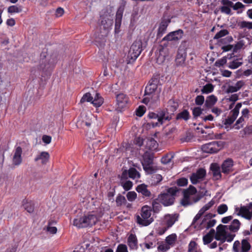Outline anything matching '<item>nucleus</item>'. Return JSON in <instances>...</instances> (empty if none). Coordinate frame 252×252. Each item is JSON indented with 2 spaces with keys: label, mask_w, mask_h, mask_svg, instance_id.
Wrapping results in <instances>:
<instances>
[{
  "label": "nucleus",
  "mask_w": 252,
  "mask_h": 252,
  "mask_svg": "<svg viewBox=\"0 0 252 252\" xmlns=\"http://www.w3.org/2000/svg\"><path fill=\"white\" fill-rule=\"evenodd\" d=\"M102 215L103 213L101 209L93 210L82 217L74 219L73 224L78 228L91 226L94 225Z\"/></svg>",
  "instance_id": "obj_1"
},
{
  "label": "nucleus",
  "mask_w": 252,
  "mask_h": 252,
  "mask_svg": "<svg viewBox=\"0 0 252 252\" xmlns=\"http://www.w3.org/2000/svg\"><path fill=\"white\" fill-rule=\"evenodd\" d=\"M159 81L158 79H152L148 85L146 87L145 90V97L143 99L142 102L148 105L152 102V98L154 94L156 93V97H158L161 91L160 87L158 86Z\"/></svg>",
  "instance_id": "obj_2"
},
{
  "label": "nucleus",
  "mask_w": 252,
  "mask_h": 252,
  "mask_svg": "<svg viewBox=\"0 0 252 252\" xmlns=\"http://www.w3.org/2000/svg\"><path fill=\"white\" fill-rule=\"evenodd\" d=\"M151 209L148 206H144L141 208L140 215L136 216V222L141 226H148L154 220L151 217Z\"/></svg>",
  "instance_id": "obj_3"
},
{
  "label": "nucleus",
  "mask_w": 252,
  "mask_h": 252,
  "mask_svg": "<svg viewBox=\"0 0 252 252\" xmlns=\"http://www.w3.org/2000/svg\"><path fill=\"white\" fill-rule=\"evenodd\" d=\"M227 230V225H219L217 227L215 238L218 241H220L221 243H223L225 241L231 242L234 239L235 234L228 233Z\"/></svg>",
  "instance_id": "obj_4"
},
{
  "label": "nucleus",
  "mask_w": 252,
  "mask_h": 252,
  "mask_svg": "<svg viewBox=\"0 0 252 252\" xmlns=\"http://www.w3.org/2000/svg\"><path fill=\"white\" fill-rule=\"evenodd\" d=\"M177 191L175 188H170L166 192L158 195V200L165 206L171 205L174 203Z\"/></svg>",
  "instance_id": "obj_5"
},
{
  "label": "nucleus",
  "mask_w": 252,
  "mask_h": 252,
  "mask_svg": "<svg viewBox=\"0 0 252 252\" xmlns=\"http://www.w3.org/2000/svg\"><path fill=\"white\" fill-rule=\"evenodd\" d=\"M196 192V189L195 188L190 186L184 192V198L182 201V205L183 206H187L197 202L200 198L194 196Z\"/></svg>",
  "instance_id": "obj_6"
},
{
  "label": "nucleus",
  "mask_w": 252,
  "mask_h": 252,
  "mask_svg": "<svg viewBox=\"0 0 252 252\" xmlns=\"http://www.w3.org/2000/svg\"><path fill=\"white\" fill-rule=\"evenodd\" d=\"M234 214L246 220H251L252 219V203L246 205H241L240 207L235 206Z\"/></svg>",
  "instance_id": "obj_7"
},
{
  "label": "nucleus",
  "mask_w": 252,
  "mask_h": 252,
  "mask_svg": "<svg viewBox=\"0 0 252 252\" xmlns=\"http://www.w3.org/2000/svg\"><path fill=\"white\" fill-rule=\"evenodd\" d=\"M100 20L104 29L108 30L113 23V14H111L107 10L103 9L100 12Z\"/></svg>",
  "instance_id": "obj_8"
},
{
  "label": "nucleus",
  "mask_w": 252,
  "mask_h": 252,
  "mask_svg": "<svg viewBox=\"0 0 252 252\" xmlns=\"http://www.w3.org/2000/svg\"><path fill=\"white\" fill-rule=\"evenodd\" d=\"M142 51V43L141 40L134 41L130 46L128 53V58L135 61L140 55Z\"/></svg>",
  "instance_id": "obj_9"
},
{
  "label": "nucleus",
  "mask_w": 252,
  "mask_h": 252,
  "mask_svg": "<svg viewBox=\"0 0 252 252\" xmlns=\"http://www.w3.org/2000/svg\"><path fill=\"white\" fill-rule=\"evenodd\" d=\"M223 146L222 142L213 141L202 145V150L204 153L212 154L220 151Z\"/></svg>",
  "instance_id": "obj_10"
},
{
  "label": "nucleus",
  "mask_w": 252,
  "mask_h": 252,
  "mask_svg": "<svg viewBox=\"0 0 252 252\" xmlns=\"http://www.w3.org/2000/svg\"><path fill=\"white\" fill-rule=\"evenodd\" d=\"M251 246L246 239L242 240L241 243L239 241H235L233 245L234 252H249Z\"/></svg>",
  "instance_id": "obj_11"
},
{
  "label": "nucleus",
  "mask_w": 252,
  "mask_h": 252,
  "mask_svg": "<svg viewBox=\"0 0 252 252\" xmlns=\"http://www.w3.org/2000/svg\"><path fill=\"white\" fill-rule=\"evenodd\" d=\"M216 223V220L215 219H212L209 215L204 216L203 219L201 220L200 224H196L195 229L196 230H201L204 228L209 229L214 226Z\"/></svg>",
  "instance_id": "obj_12"
},
{
  "label": "nucleus",
  "mask_w": 252,
  "mask_h": 252,
  "mask_svg": "<svg viewBox=\"0 0 252 252\" xmlns=\"http://www.w3.org/2000/svg\"><path fill=\"white\" fill-rule=\"evenodd\" d=\"M116 101L117 109L122 111L127 107L129 98L126 94L120 93L116 95Z\"/></svg>",
  "instance_id": "obj_13"
},
{
  "label": "nucleus",
  "mask_w": 252,
  "mask_h": 252,
  "mask_svg": "<svg viewBox=\"0 0 252 252\" xmlns=\"http://www.w3.org/2000/svg\"><path fill=\"white\" fill-rule=\"evenodd\" d=\"M149 116L151 119H157V122H151L150 123L153 127L161 125L164 121H169L171 119V117L170 116H166V114L165 113H163L160 116H158L154 113H150L149 114Z\"/></svg>",
  "instance_id": "obj_14"
},
{
  "label": "nucleus",
  "mask_w": 252,
  "mask_h": 252,
  "mask_svg": "<svg viewBox=\"0 0 252 252\" xmlns=\"http://www.w3.org/2000/svg\"><path fill=\"white\" fill-rule=\"evenodd\" d=\"M206 170L203 168H200L196 172L193 173L190 177V180L192 184H196L203 181L206 176Z\"/></svg>",
  "instance_id": "obj_15"
},
{
  "label": "nucleus",
  "mask_w": 252,
  "mask_h": 252,
  "mask_svg": "<svg viewBox=\"0 0 252 252\" xmlns=\"http://www.w3.org/2000/svg\"><path fill=\"white\" fill-rule=\"evenodd\" d=\"M229 62L228 63L227 67L232 69H235L239 67L243 64L242 58L237 57L236 56H230L228 57Z\"/></svg>",
  "instance_id": "obj_16"
},
{
  "label": "nucleus",
  "mask_w": 252,
  "mask_h": 252,
  "mask_svg": "<svg viewBox=\"0 0 252 252\" xmlns=\"http://www.w3.org/2000/svg\"><path fill=\"white\" fill-rule=\"evenodd\" d=\"M183 34V31L181 30H178L168 33L163 38V40L166 41L178 40L182 37Z\"/></svg>",
  "instance_id": "obj_17"
},
{
  "label": "nucleus",
  "mask_w": 252,
  "mask_h": 252,
  "mask_svg": "<svg viewBox=\"0 0 252 252\" xmlns=\"http://www.w3.org/2000/svg\"><path fill=\"white\" fill-rule=\"evenodd\" d=\"M244 85L243 81H238L236 83H231L227 84L226 92L227 93H233L236 92L240 90V89Z\"/></svg>",
  "instance_id": "obj_18"
},
{
  "label": "nucleus",
  "mask_w": 252,
  "mask_h": 252,
  "mask_svg": "<svg viewBox=\"0 0 252 252\" xmlns=\"http://www.w3.org/2000/svg\"><path fill=\"white\" fill-rule=\"evenodd\" d=\"M22 149L18 146L16 148L12 158V163L15 166L19 165L22 161Z\"/></svg>",
  "instance_id": "obj_19"
},
{
  "label": "nucleus",
  "mask_w": 252,
  "mask_h": 252,
  "mask_svg": "<svg viewBox=\"0 0 252 252\" xmlns=\"http://www.w3.org/2000/svg\"><path fill=\"white\" fill-rule=\"evenodd\" d=\"M178 219V215L177 214H166L164 217L163 222L169 228L171 227Z\"/></svg>",
  "instance_id": "obj_20"
},
{
  "label": "nucleus",
  "mask_w": 252,
  "mask_h": 252,
  "mask_svg": "<svg viewBox=\"0 0 252 252\" xmlns=\"http://www.w3.org/2000/svg\"><path fill=\"white\" fill-rule=\"evenodd\" d=\"M171 20L169 18L163 19L161 21L157 32V37H160L165 32L167 28L170 23Z\"/></svg>",
  "instance_id": "obj_21"
},
{
  "label": "nucleus",
  "mask_w": 252,
  "mask_h": 252,
  "mask_svg": "<svg viewBox=\"0 0 252 252\" xmlns=\"http://www.w3.org/2000/svg\"><path fill=\"white\" fill-rule=\"evenodd\" d=\"M127 244L131 250H136L138 249V241L135 234L129 235L127 238Z\"/></svg>",
  "instance_id": "obj_22"
},
{
  "label": "nucleus",
  "mask_w": 252,
  "mask_h": 252,
  "mask_svg": "<svg viewBox=\"0 0 252 252\" xmlns=\"http://www.w3.org/2000/svg\"><path fill=\"white\" fill-rule=\"evenodd\" d=\"M233 165V161L231 159H226L221 165L222 172L224 173H228L231 171Z\"/></svg>",
  "instance_id": "obj_23"
},
{
  "label": "nucleus",
  "mask_w": 252,
  "mask_h": 252,
  "mask_svg": "<svg viewBox=\"0 0 252 252\" xmlns=\"http://www.w3.org/2000/svg\"><path fill=\"white\" fill-rule=\"evenodd\" d=\"M178 106L177 103L175 102L173 100H169L168 102L166 108L168 112L166 116H170L171 117V115L176 110Z\"/></svg>",
  "instance_id": "obj_24"
},
{
  "label": "nucleus",
  "mask_w": 252,
  "mask_h": 252,
  "mask_svg": "<svg viewBox=\"0 0 252 252\" xmlns=\"http://www.w3.org/2000/svg\"><path fill=\"white\" fill-rule=\"evenodd\" d=\"M210 169L212 171V173L213 177L216 180H219L221 178V173L219 166L216 163H212L211 165Z\"/></svg>",
  "instance_id": "obj_25"
},
{
  "label": "nucleus",
  "mask_w": 252,
  "mask_h": 252,
  "mask_svg": "<svg viewBox=\"0 0 252 252\" xmlns=\"http://www.w3.org/2000/svg\"><path fill=\"white\" fill-rule=\"evenodd\" d=\"M215 200L212 199L210 201H209L208 203L205 204L198 212V213L196 215L195 220L198 218L199 217H201L202 215L207 210H208L210 208H211L214 204H215Z\"/></svg>",
  "instance_id": "obj_26"
},
{
  "label": "nucleus",
  "mask_w": 252,
  "mask_h": 252,
  "mask_svg": "<svg viewBox=\"0 0 252 252\" xmlns=\"http://www.w3.org/2000/svg\"><path fill=\"white\" fill-rule=\"evenodd\" d=\"M240 225V221L237 219H234L229 225H227V230L229 229L231 231V233H235L239 230Z\"/></svg>",
  "instance_id": "obj_27"
},
{
  "label": "nucleus",
  "mask_w": 252,
  "mask_h": 252,
  "mask_svg": "<svg viewBox=\"0 0 252 252\" xmlns=\"http://www.w3.org/2000/svg\"><path fill=\"white\" fill-rule=\"evenodd\" d=\"M93 96L94 99L91 103L96 108L101 106L103 103L104 99L100 94L98 93H95Z\"/></svg>",
  "instance_id": "obj_28"
},
{
  "label": "nucleus",
  "mask_w": 252,
  "mask_h": 252,
  "mask_svg": "<svg viewBox=\"0 0 252 252\" xmlns=\"http://www.w3.org/2000/svg\"><path fill=\"white\" fill-rule=\"evenodd\" d=\"M50 155L47 152H42L35 158V161L40 160L42 164H46L49 160Z\"/></svg>",
  "instance_id": "obj_29"
},
{
  "label": "nucleus",
  "mask_w": 252,
  "mask_h": 252,
  "mask_svg": "<svg viewBox=\"0 0 252 252\" xmlns=\"http://www.w3.org/2000/svg\"><path fill=\"white\" fill-rule=\"evenodd\" d=\"M123 14L121 11H118L116 14V18L115 25V32L118 33L120 32V28L121 25V20Z\"/></svg>",
  "instance_id": "obj_30"
},
{
  "label": "nucleus",
  "mask_w": 252,
  "mask_h": 252,
  "mask_svg": "<svg viewBox=\"0 0 252 252\" xmlns=\"http://www.w3.org/2000/svg\"><path fill=\"white\" fill-rule=\"evenodd\" d=\"M136 190L145 196L149 197L151 195V192L147 189V186L145 184L138 186Z\"/></svg>",
  "instance_id": "obj_31"
},
{
  "label": "nucleus",
  "mask_w": 252,
  "mask_h": 252,
  "mask_svg": "<svg viewBox=\"0 0 252 252\" xmlns=\"http://www.w3.org/2000/svg\"><path fill=\"white\" fill-rule=\"evenodd\" d=\"M218 99L214 95L208 96L205 101V105L207 108H211L217 102Z\"/></svg>",
  "instance_id": "obj_32"
},
{
  "label": "nucleus",
  "mask_w": 252,
  "mask_h": 252,
  "mask_svg": "<svg viewBox=\"0 0 252 252\" xmlns=\"http://www.w3.org/2000/svg\"><path fill=\"white\" fill-rule=\"evenodd\" d=\"M23 9L22 6L13 5L9 6L7 8V12L10 14L18 13L22 12Z\"/></svg>",
  "instance_id": "obj_33"
},
{
  "label": "nucleus",
  "mask_w": 252,
  "mask_h": 252,
  "mask_svg": "<svg viewBox=\"0 0 252 252\" xmlns=\"http://www.w3.org/2000/svg\"><path fill=\"white\" fill-rule=\"evenodd\" d=\"M188 252H202V251L194 241H191L188 246Z\"/></svg>",
  "instance_id": "obj_34"
},
{
  "label": "nucleus",
  "mask_w": 252,
  "mask_h": 252,
  "mask_svg": "<svg viewBox=\"0 0 252 252\" xmlns=\"http://www.w3.org/2000/svg\"><path fill=\"white\" fill-rule=\"evenodd\" d=\"M190 117L189 113L187 110H184L183 111L178 113L176 116L177 120H184L187 121Z\"/></svg>",
  "instance_id": "obj_35"
},
{
  "label": "nucleus",
  "mask_w": 252,
  "mask_h": 252,
  "mask_svg": "<svg viewBox=\"0 0 252 252\" xmlns=\"http://www.w3.org/2000/svg\"><path fill=\"white\" fill-rule=\"evenodd\" d=\"M242 107V104L241 103H238L234 108L231 111L230 113V116L234 118L235 120L237 118L239 113V110L241 107Z\"/></svg>",
  "instance_id": "obj_36"
},
{
  "label": "nucleus",
  "mask_w": 252,
  "mask_h": 252,
  "mask_svg": "<svg viewBox=\"0 0 252 252\" xmlns=\"http://www.w3.org/2000/svg\"><path fill=\"white\" fill-rule=\"evenodd\" d=\"M186 60V55L185 53H181L178 52L176 58V62L177 64L182 65L184 64Z\"/></svg>",
  "instance_id": "obj_37"
},
{
  "label": "nucleus",
  "mask_w": 252,
  "mask_h": 252,
  "mask_svg": "<svg viewBox=\"0 0 252 252\" xmlns=\"http://www.w3.org/2000/svg\"><path fill=\"white\" fill-rule=\"evenodd\" d=\"M158 56L157 58V62L158 63L160 64L163 63L165 60L166 55L165 52L163 48H161L159 50Z\"/></svg>",
  "instance_id": "obj_38"
},
{
  "label": "nucleus",
  "mask_w": 252,
  "mask_h": 252,
  "mask_svg": "<svg viewBox=\"0 0 252 252\" xmlns=\"http://www.w3.org/2000/svg\"><path fill=\"white\" fill-rule=\"evenodd\" d=\"M129 178L132 179H137L140 178V173L134 168H130L128 170Z\"/></svg>",
  "instance_id": "obj_39"
},
{
  "label": "nucleus",
  "mask_w": 252,
  "mask_h": 252,
  "mask_svg": "<svg viewBox=\"0 0 252 252\" xmlns=\"http://www.w3.org/2000/svg\"><path fill=\"white\" fill-rule=\"evenodd\" d=\"M229 32L226 29H222L218 32L214 37L215 39H219L221 38L227 34H228Z\"/></svg>",
  "instance_id": "obj_40"
},
{
  "label": "nucleus",
  "mask_w": 252,
  "mask_h": 252,
  "mask_svg": "<svg viewBox=\"0 0 252 252\" xmlns=\"http://www.w3.org/2000/svg\"><path fill=\"white\" fill-rule=\"evenodd\" d=\"M94 95H92L90 93L85 94L81 99L80 102L83 103L84 102H89L92 103L94 99Z\"/></svg>",
  "instance_id": "obj_41"
},
{
  "label": "nucleus",
  "mask_w": 252,
  "mask_h": 252,
  "mask_svg": "<svg viewBox=\"0 0 252 252\" xmlns=\"http://www.w3.org/2000/svg\"><path fill=\"white\" fill-rule=\"evenodd\" d=\"M157 141L153 138L149 139L147 143V146L150 150H155L157 149Z\"/></svg>",
  "instance_id": "obj_42"
},
{
  "label": "nucleus",
  "mask_w": 252,
  "mask_h": 252,
  "mask_svg": "<svg viewBox=\"0 0 252 252\" xmlns=\"http://www.w3.org/2000/svg\"><path fill=\"white\" fill-rule=\"evenodd\" d=\"M214 90V86L211 84H207L205 85L201 90L203 94H209Z\"/></svg>",
  "instance_id": "obj_43"
},
{
  "label": "nucleus",
  "mask_w": 252,
  "mask_h": 252,
  "mask_svg": "<svg viewBox=\"0 0 252 252\" xmlns=\"http://www.w3.org/2000/svg\"><path fill=\"white\" fill-rule=\"evenodd\" d=\"M228 58V55L227 57H224L215 62V66L218 67L223 66L227 63V59Z\"/></svg>",
  "instance_id": "obj_44"
},
{
  "label": "nucleus",
  "mask_w": 252,
  "mask_h": 252,
  "mask_svg": "<svg viewBox=\"0 0 252 252\" xmlns=\"http://www.w3.org/2000/svg\"><path fill=\"white\" fill-rule=\"evenodd\" d=\"M245 47V44L243 41L241 40L238 42L234 46L233 48V52H238L242 49H244Z\"/></svg>",
  "instance_id": "obj_45"
},
{
  "label": "nucleus",
  "mask_w": 252,
  "mask_h": 252,
  "mask_svg": "<svg viewBox=\"0 0 252 252\" xmlns=\"http://www.w3.org/2000/svg\"><path fill=\"white\" fill-rule=\"evenodd\" d=\"M177 239V236L175 234H172L168 236L165 239L166 242L168 245H172L173 244Z\"/></svg>",
  "instance_id": "obj_46"
},
{
  "label": "nucleus",
  "mask_w": 252,
  "mask_h": 252,
  "mask_svg": "<svg viewBox=\"0 0 252 252\" xmlns=\"http://www.w3.org/2000/svg\"><path fill=\"white\" fill-rule=\"evenodd\" d=\"M244 119L243 117H240L236 121L235 124L234 125L233 127L236 129H239L244 126Z\"/></svg>",
  "instance_id": "obj_47"
},
{
  "label": "nucleus",
  "mask_w": 252,
  "mask_h": 252,
  "mask_svg": "<svg viewBox=\"0 0 252 252\" xmlns=\"http://www.w3.org/2000/svg\"><path fill=\"white\" fill-rule=\"evenodd\" d=\"M203 109L199 107H194L192 109V114L193 117L196 118L200 116L202 113Z\"/></svg>",
  "instance_id": "obj_48"
},
{
  "label": "nucleus",
  "mask_w": 252,
  "mask_h": 252,
  "mask_svg": "<svg viewBox=\"0 0 252 252\" xmlns=\"http://www.w3.org/2000/svg\"><path fill=\"white\" fill-rule=\"evenodd\" d=\"M228 210L227 206L225 204L219 205L218 207L217 212L219 214L222 215L226 212Z\"/></svg>",
  "instance_id": "obj_49"
},
{
  "label": "nucleus",
  "mask_w": 252,
  "mask_h": 252,
  "mask_svg": "<svg viewBox=\"0 0 252 252\" xmlns=\"http://www.w3.org/2000/svg\"><path fill=\"white\" fill-rule=\"evenodd\" d=\"M126 197L129 201L132 202L137 197V193L134 191H129L126 194Z\"/></svg>",
  "instance_id": "obj_50"
},
{
  "label": "nucleus",
  "mask_w": 252,
  "mask_h": 252,
  "mask_svg": "<svg viewBox=\"0 0 252 252\" xmlns=\"http://www.w3.org/2000/svg\"><path fill=\"white\" fill-rule=\"evenodd\" d=\"M213 237L211 233H208L203 236V241L204 244H208L213 240Z\"/></svg>",
  "instance_id": "obj_51"
},
{
  "label": "nucleus",
  "mask_w": 252,
  "mask_h": 252,
  "mask_svg": "<svg viewBox=\"0 0 252 252\" xmlns=\"http://www.w3.org/2000/svg\"><path fill=\"white\" fill-rule=\"evenodd\" d=\"M146 112V108L144 106H139L136 110L135 113L136 116L142 117Z\"/></svg>",
  "instance_id": "obj_52"
},
{
  "label": "nucleus",
  "mask_w": 252,
  "mask_h": 252,
  "mask_svg": "<svg viewBox=\"0 0 252 252\" xmlns=\"http://www.w3.org/2000/svg\"><path fill=\"white\" fill-rule=\"evenodd\" d=\"M126 202V199L125 196L119 195L117 196L116 199V202L118 206H121L124 204Z\"/></svg>",
  "instance_id": "obj_53"
},
{
  "label": "nucleus",
  "mask_w": 252,
  "mask_h": 252,
  "mask_svg": "<svg viewBox=\"0 0 252 252\" xmlns=\"http://www.w3.org/2000/svg\"><path fill=\"white\" fill-rule=\"evenodd\" d=\"M239 26L241 28H247L248 29H252V22L242 21L240 23Z\"/></svg>",
  "instance_id": "obj_54"
},
{
  "label": "nucleus",
  "mask_w": 252,
  "mask_h": 252,
  "mask_svg": "<svg viewBox=\"0 0 252 252\" xmlns=\"http://www.w3.org/2000/svg\"><path fill=\"white\" fill-rule=\"evenodd\" d=\"M168 228L169 227H168L167 226H159L156 228V233L159 235H161L163 234Z\"/></svg>",
  "instance_id": "obj_55"
},
{
  "label": "nucleus",
  "mask_w": 252,
  "mask_h": 252,
  "mask_svg": "<svg viewBox=\"0 0 252 252\" xmlns=\"http://www.w3.org/2000/svg\"><path fill=\"white\" fill-rule=\"evenodd\" d=\"M204 101V97L201 95H197L195 99V103L197 105H202Z\"/></svg>",
  "instance_id": "obj_56"
},
{
  "label": "nucleus",
  "mask_w": 252,
  "mask_h": 252,
  "mask_svg": "<svg viewBox=\"0 0 252 252\" xmlns=\"http://www.w3.org/2000/svg\"><path fill=\"white\" fill-rule=\"evenodd\" d=\"M122 186L125 190H128L132 187V183L130 181H126L122 183Z\"/></svg>",
  "instance_id": "obj_57"
},
{
  "label": "nucleus",
  "mask_w": 252,
  "mask_h": 252,
  "mask_svg": "<svg viewBox=\"0 0 252 252\" xmlns=\"http://www.w3.org/2000/svg\"><path fill=\"white\" fill-rule=\"evenodd\" d=\"M152 179L154 183L158 184L162 180V177L160 174H156L152 176Z\"/></svg>",
  "instance_id": "obj_58"
},
{
  "label": "nucleus",
  "mask_w": 252,
  "mask_h": 252,
  "mask_svg": "<svg viewBox=\"0 0 252 252\" xmlns=\"http://www.w3.org/2000/svg\"><path fill=\"white\" fill-rule=\"evenodd\" d=\"M172 158L171 155H167L161 158V162L163 164H167L171 161Z\"/></svg>",
  "instance_id": "obj_59"
},
{
  "label": "nucleus",
  "mask_w": 252,
  "mask_h": 252,
  "mask_svg": "<svg viewBox=\"0 0 252 252\" xmlns=\"http://www.w3.org/2000/svg\"><path fill=\"white\" fill-rule=\"evenodd\" d=\"M116 252H128L126 246L125 244L119 245Z\"/></svg>",
  "instance_id": "obj_60"
},
{
  "label": "nucleus",
  "mask_w": 252,
  "mask_h": 252,
  "mask_svg": "<svg viewBox=\"0 0 252 252\" xmlns=\"http://www.w3.org/2000/svg\"><path fill=\"white\" fill-rule=\"evenodd\" d=\"M188 179L185 178H180L177 180V184L179 186L184 187L188 184Z\"/></svg>",
  "instance_id": "obj_61"
},
{
  "label": "nucleus",
  "mask_w": 252,
  "mask_h": 252,
  "mask_svg": "<svg viewBox=\"0 0 252 252\" xmlns=\"http://www.w3.org/2000/svg\"><path fill=\"white\" fill-rule=\"evenodd\" d=\"M245 7V5L240 2H237L233 5L232 8L234 10H237L239 9H243Z\"/></svg>",
  "instance_id": "obj_62"
},
{
  "label": "nucleus",
  "mask_w": 252,
  "mask_h": 252,
  "mask_svg": "<svg viewBox=\"0 0 252 252\" xmlns=\"http://www.w3.org/2000/svg\"><path fill=\"white\" fill-rule=\"evenodd\" d=\"M221 13L226 14L227 15L231 14V9L229 6H222L220 8Z\"/></svg>",
  "instance_id": "obj_63"
},
{
  "label": "nucleus",
  "mask_w": 252,
  "mask_h": 252,
  "mask_svg": "<svg viewBox=\"0 0 252 252\" xmlns=\"http://www.w3.org/2000/svg\"><path fill=\"white\" fill-rule=\"evenodd\" d=\"M24 207L28 212L32 213L33 211V207L32 205L29 203H26L24 205Z\"/></svg>",
  "instance_id": "obj_64"
}]
</instances>
